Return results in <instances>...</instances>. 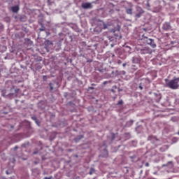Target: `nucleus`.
I'll return each instance as SVG.
<instances>
[{"label": "nucleus", "mask_w": 179, "mask_h": 179, "mask_svg": "<svg viewBox=\"0 0 179 179\" xmlns=\"http://www.w3.org/2000/svg\"><path fill=\"white\" fill-rule=\"evenodd\" d=\"M141 54H152V50L148 47H145L141 50Z\"/></svg>", "instance_id": "obj_5"}, {"label": "nucleus", "mask_w": 179, "mask_h": 179, "mask_svg": "<svg viewBox=\"0 0 179 179\" xmlns=\"http://www.w3.org/2000/svg\"><path fill=\"white\" fill-rule=\"evenodd\" d=\"M82 138H83V136H80L78 139H82Z\"/></svg>", "instance_id": "obj_28"}, {"label": "nucleus", "mask_w": 179, "mask_h": 179, "mask_svg": "<svg viewBox=\"0 0 179 179\" xmlns=\"http://www.w3.org/2000/svg\"><path fill=\"white\" fill-rule=\"evenodd\" d=\"M108 27H110V24H104L103 23V29H108Z\"/></svg>", "instance_id": "obj_18"}, {"label": "nucleus", "mask_w": 179, "mask_h": 179, "mask_svg": "<svg viewBox=\"0 0 179 179\" xmlns=\"http://www.w3.org/2000/svg\"><path fill=\"white\" fill-rule=\"evenodd\" d=\"M142 15H143V13H136L135 17H137V19H139V17H141V16H142Z\"/></svg>", "instance_id": "obj_15"}, {"label": "nucleus", "mask_w": 179, "mask_h": 179, "mask_svg": "<svg viewBox=\"0 0 179 179\" xmlns=\"http://www.w3.org/2000/svg\"><path fill=\"white\" fill-rule=\"evenodd\" d=\"M178 83H179V78H174L171 80L169 83H166V86L169 87V89H178Z\"/></svg>", "instance_id": "obj_1"}, {"label": "nucleus", "mask_w": 179, "mask_h": 179, "mask_svg": "<svg viewBox=\"0 0 179 179\" xmlns=\"http://www.w3.org/2000/svg\"><path fill=\"white\" fill-rule=\"evenodd\" d=\"M145 167H149V162L145 163Z\"/></svg>", "instance_id": "obj_24"}, {"label": "nucleus", "mask_w": 179, "mask_h": 179, "mask_svg": "<svg viewBox=\"0 0 179 179\" xmlns=\"http://www.w3.org/2000/svg\"><path fill=\"white\" fill-rule=\"evenodd\" d=\"M4 92H5V91H3V96H5V94H3Z\"/></svg>", "instance_id": "obj_35"}, {"label": "nucleus", "mask_w": 179, "mask_h": 179, "mask_svg": "<svg viewBox=\"0 0 179 179\" xmlns=\"http://www.w3.org/2000/svg\"><path fill=\"white\" fill-rule=\"evenodd\" d=\"M132 62L133 64H139V62H141V59H139L138 57H134L132 58Z\"/></svg>", "instance_id": "obj_9"}, {"label": "nucleus", "mask_w": 179, "mask_h": 179, "mask_svg": "<svg viewBox=\"0 0 179 179\" xmlns=\"http://www.w3.org/2000/svg\"><path fill=\"white\" fill-rule=\"evenodd\" d=\"M34 155H37V152H34Z\"/></svg>", "instance_id": "obj_30"}, {"label": "nucleus", "mask_w": 179, "mask_h": 179, "mask_svg": "<svg viewBox=\"0 0 179 179\" xmlns=\"http://www.w3.org/2000/svg\"><path fill=\"white\" fill-rule=\"evenodd\" d=\"M49 86L50 87V90H54V87H52V83H50Z\"/></svg>", "instance_id": "obj_20"}, {"label": "nucleus", "mask_w": 179, "mask_h": 179, "mask_svg": "<svg viewBox=\"0 0 179 179\" xmlns=\"http://www.w3.org/2000/svg\"><path fill=\"white\" fill-rule=\"evenodd\" d=\"M115 36L116 37H118V36H117V34H115Z\"/></svg>", "instance_id": "obj_36"}, {"label": "nucleus", "mask_w": 179, "mask_h": 179, "mask_svg": "<svg viewBox=\"0 0 179 179\" xmlns=\"http://www.w3.org/2000/svg\"><path fill=\"white\" fill-rule=\"evenodd\" d=\"M15 149H17V147H15Z\"/></svg>", "instance_id": "obj_38"}, {"label": "nucleus", "mask_w": 179, "mask_h": 179, "mask_svg": "<svg viewBox=\"0 0 179 179\" xmlns=\"http://www.w3.org/2000/svg\"><path fill=\"white\" fill-rule=\"evenodd\" d=\"M94 173H96V170L94 169V168H90V172H89L90 176L94 174Z\"/></svg>", "instance_id": "obj_14"}, {"label": "nucleus", "mask_w": 179, "mask_h": 179, "mask_svg": "<svg viewBox=\"0 0 179 179\" xmlns=\"http://www.w3.org/2000/svg\"><path fill=\"white\" fill-rule=\"evenodd\" d=\"M122 104H124V101H122V99H120L117 103L116 104V106H122Z\"/></svg>", "instance_id": "obj_17"}, {"label": "nucleus", "mask_w": 179, "mask_h": 179, "mask_svg": "<svg viewBox=\"0 0 179 179\" xmlns=\"http://www.w3.org/2000/svg\"><path fill=\"white\" fill-rule=\"evenodd\" d=\"M153 174L156 175L157 174V172H154Z\"/></svg>", "instance_id": "obj_31"}, {"label": "nucleus", "mask_w": 179, "mask_h": 179, "mask_svg": "<svg viewBox=\"0 0 179 179\" xmlns=\"http://www.w3.org/2000/svg\"><path fill=\"white\" fill-rule=\"evenodd\" d=\"M112 92H114V90H112Z\"/></svg>", "instance_id": "obj_37"}, {"label": "nucleus", "mask_w": 179, "mask_h": 179, "mask_svg": "<svg viewBox=\"0 0 179 179\" xmlns=\"http://www.w3.org/2000/svg\"><path fill=\"white\" fill-rule=\"evenodd\" d=\"M52 176H50V177H45L43 179H52Z\"/></svg>", "instance_id": "obj_21"}, {"label": "nucleus", "mask_w": 179, "mask_h": 179, "mask_svg": "<svg viewBox=\"0 0 179 179\" xmlns=\"http://www.w3.org/2000/svg\"><path fill=\"white\" fill-rule=\"evenodd\" d=\"M46 43L48 45H52V42H51L50 41H48Z\"/></svg>", "instance_id": "obj_19"}, {"label": "nucleus", "mask_w": 179, "mask_h": 179, "mask_svg": "<svg viewBox=\"0 0 179 179\" xmlns=\"http://www.w3.org/2000/svg\"><path fill=\"white\" fill-rule=\"evenodd\" d=\"M107 83H108V81H104V82L103 83V85H107Z\"/></svg>", "instance_id": "obj_25"}, {"label": "nucleus", "mask_w": 179, "mask_h": 179, "mask_svg": "<svg viewBox=\"0 0 179 179\" xmlns=\"http://www.w3.org/2000/svg\"><path fill=\"white\" fill-rule=\"evenodd\" d=\"M81 8H83V9H92L93 5H92V3L85 2L81 4Z\"/></svg>", "instance_id": "obj_3"}, {"label": "nucleus", "mask_w": 179, "mask_h": 179, "mask_svg": "<svg viewBox=\"0 0 179 179\" xmlns=\"http://www.w3.org/2000/svg\"><path fill=\"white\" fill-rule=\"evenodd\" d=\"M19 92V90H15V92L17 93Z\"/></svg>", "instance_id": "obj_29"}, {"label": "nucleus", "mask_w": 179, "mask_h": 179, "mask_svg": "<svg viewBox=\"0 0 179 179\" xmlns=\"http://www.w3.org/2000/svg\"><path fill=\"white\" fill-rule=\"evenodd\" d=\"M117 64H118V65H120V64H122V62L121 60H118Z\"/></svg>", "instance_id": "obj_22"}, {"label": "nucleus", "mask_w": 179, "mask_h": 179, "mask_svg": "<svg viewBox=\"0 0 179 179\" xmlns=\"http://www.w3.org/2000/svg\"><path fill=\"white\" fill-rule=\"evenodd\" d=\"M155 95L156 96V99H155V100H156V101L157 102V103H159V101H160V100H162V95H160V94H155Z\"/></svg>", "instance_id": "obj_12"}, {"label": "nucleus", "mask_w": 179, "mask_h": 179, "mask_svg": "<svg viewBox=\"0 0 179 179\" xmlns=\"http://www.w3.org/2000/svg\"><path fill=\"white\" fill-rule=\"evenodd\" d=\"M136 13H143V9H142V8L139 7V6H137L136 8Z\"/></svg>", "instance_id": "obj_11"}, {"label": "nucleus", "mask_w": 179, "mask_h": 179, "mask_svg": "<svg viewBox=\"0 0 179 179\" xmlns=\"http://www.w3.org/2000/svg\"><path fill=\"white\" fill-rule=\"evenodd\" d=\"M6 174H9V172H8V171H6Z\"/></svg>", "instance_id": "obj_32"}, {"label": "nucleus", "mask_w": 179, "mask_h": 179, "mask_svg": "<svg viewBox=\"0 0 179 179\" xmlns=\"http://www.w3.org/2000/svg\"><path fill=\"white\" fill-rule=\"evenodd\" d=\"M125 10L127 15H132V8H125Z\"/></svg>", "instance_id": "obj_10"}, {"label": "nucleus", "mask_w": 179, "mask_h": 179, "mask_svg": "<svg viewBox=\"0 0 179 179\" xmlns=\"http://www.w3.org/2000/svg\"><path fill=\"white\" fill-rule=\"evenodd\" d=\"M20 22H26V20H27L26 16H24V15L21 16L20 18Z\"/></svg>", "instance_id": "obj_16"}, {"label": "nucleus", "mask_w": 179, "mask_h": 179, "mask_svg": "<svg viewBox=\"0 0 179 179\" xmlns=\"http://www.w3.org/2000/svg\"><path fill=\"white\" fill-rule=\"evenodd\" d=\"M162 29L164 30H166V31H167V30H170V29H171V26L170 25V23L165 22L163 24Z\"/></svg>", "instance_id": "obj_7"}, {"label": "nucleus", "mask_w": 179, "mask_h": 179, "mask_svg": "<svg viewBox=\"0 0 179 179\" xmlns=\"http://www.w3.org/2000/svg\"><path fill=\"white\" fill-rule=\"evenodd\" d=\"M122 37L121 36H120V38H121Z\"/></svg>", "instance_id": "obj_39"}, {"label": "nucleus", "mask_w": 179, "mask_h": 179, "mask_svg": "<svg viewBox=\"0 0 179 179\" xmlns=\"http://www.w3.org/2000/svg\"><path fill=\"white\" fill-rule=\"evenodd\" d=\"M121 73H122V75H125L126 72H125V71H122Z\"/></svg>", "instance_id": "obj_23"}, {"label": "nucleus", "mask_w": 179, "mask_h": 179, "mask_svg": "<svg viewBox=\"0 0 179 179\" xmlns=\"http://www.w3.org/2000/svg\"><path fill=\"white\" fill-rule=\"evenodd\" d=\"M19 6L17 5V6H12L11 7V11L13 13H17V12H19Z\"/></svg>", "instance_id": "obj_8"}, {"label": "nucleus", "mask_w": 179, "mask_h": 179, "mask_svg": "<svg viewBox=\"0 0 179 179\" xmlns=\"http://www.w3.org/2000/svg\"><path fill=\"white\" fill-rule=\"evenodd\" d=\"M143 38L144 41H145L148 45H150V47L152 48H156V43H155V40L149 38L148 36H145V35H143Z\"/></svg>", "instance_id": "obj_2"}, {"label": "nucleus", "mask_w": 179, "mask_h": 179, "mask_svg": "<svg viewBox=\"0 0 179 179\" xmlns=\"http://www.w3.org/2000/svg\"><path fill=\"white\" fill-rule=\"evenodd\" d=\"M43 30H44V29H40L41 31H43Z\"/></svg>", "instance_id": "obj_33"}, {"label": "nucleus", "mask_w": 179, "mask_h": 179, "mask_svg": "<svg viewBox=\"0 0 179 179\" xmlns=\"http://www.w3.org/2000/svg\"><path fill=\"white\" fill-rule=\"evenodd\" d=\"M139 89H141V90H143V87L141 85H139Z\"/></svg>", "instance_id": "obj_26"}, {"label": "nucleus", "mask_w": 179, "mask_h": 179, "mask_svg": "<svg viewBox=\"0 0 179 179\" xmlns=\"http://www.w3.org/2000/svg\"><path fill=\"white\" fill-rule=\"evenodd\" d=\"M162 167H167L168 169H173L174 167V164L172 161L168 162L166 164H163Z\"/></svg>", "instance_id": "obj_6"}, {"label": "nucleus", "mask_w": 179, "mask_h": 179, "mask_svg": "<svg viewBox=\"0 0 179 179\" xmlns=\"http://www.w3.org/2000/svg\"><path fill=\"white\" fill-rule=\"evenodd\" d=\"M127 48L131 49V47H129V46H127Z\"/></svg>", "instance_id": "obj_34"}, {"label": "nucleus", "mask_w": 179, "mask_h": 179, "mask_svg": "<svg viewBox=\"0 0 179 179\" xmlns=\"http://www.w3.org/2000/svg\"><path fill=\"white\" fill-rule=\"evenodd\" d=\"M132 124H134V120H129L127 122L126 127H131Z\"/></svg>", "instance_id": "obj_13"}, {"label": "nucleus", "mask_w": 179, "mask_h": 179, "mask_svg": "<svg viewBox=\"0 0 179 179\" xmlns=\"http://www.w3.org/2000/svg\"><path fill=\"white\" fill-rule=\"evenodd\" d=\"M122 66H124V67L127 66V63L123 64Z\"/></svg>", "instance_id": "obj_27"}, {"label": "nucleus", "mask_w": 179, "mask_h": 179, "mask_svg": "<svg viewBox=\"0 0 179 179\" xmlns=\"http://www.w3.org/2000/svg\"><path fill=\"white\" fill-rule=\"evenodd\" d=\"M148 141H150V142L152 143H154V145H159V143H157L159 142V139H157V138L153 136H150L148 137Z\"/></svg>", "instance_id": "obj_4"}]
</instances>
